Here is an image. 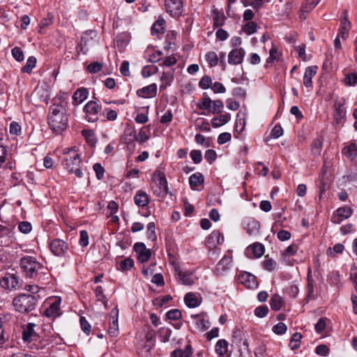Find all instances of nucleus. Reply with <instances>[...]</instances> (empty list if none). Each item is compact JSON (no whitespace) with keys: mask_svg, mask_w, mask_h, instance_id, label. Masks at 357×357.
<instances>
[{"mask_svg":"<svg viewBox=\"0 0 357 357\" xmlns=\"http://www.w3.org/2000/svg\"><path fill=\"white\" fill-rule=\"evenodd\" d=\"M287 327L285 324L280 322L273 327V331L277 335H282L286 333Z\"/></svg>","mask_w":357,"mask_h":357,"instance_id":"obj_56","label":"nucleus"},{"mask_svg":"<svg viewBox=\"0 0 357 357\" xmlns=\"http://www.w3.org/2000/svg\"><path fill=\"white\" fill-rule=\"evenodd\" d=\"M238 280L248 289H253L257 288L258 286L256 277L248 272L240 273Z\"/></svg>","mask_w":357,"mask_h":357,"instance_id":"obj_13","label":"nucleus"},{"mask_svg":"<svg viewBox=\"0 0 357 357\" xmlns=\"http://www.w3.org/2000/svg\"><path fill=\"white\" fill-rule=\"evenodd\" d=\"M20 266L26 273L27 275L32 278L37 275L39 270L43 268V266L38 262L35 258L26 256L21 259Z\"/></svg>","mask_w":357,"mask_h":357,"instance_id":"obj_7","label":"nucleus"},{"mask_svg":"<svg viewBox=\"0 0 357 357\" xmlns=\"http://www.w3.org/2000/svg\"><path fill=\"white\" fill-rule=\"evenodd\" d=\"M80 326L81 328L83 331L84 333L86 335H89L91 332V325L90 324L86 321L84 317H81L79 319Z\"/></svg>","mask_w":357,"mask_h":357,"instance_id":"obj_64","label":"nucleus"},{"mask_svg":"<svg viewBox=\"0 0 357 357\" xmlns=\"http://www.w3.org/2000/svg\"><path fill=\"white\" fill-rule=\"evenodd\" d=\"M190 318L195 323L196 328L199 331H204L210 326V322L205 319L204 314H192Z\"/></svg>","mask_w":357,"mask_h":357,"instance_id":"obj_22","label":"nucleus"},{"mask_svg":"<svg viewBox=\"0 0 357 357\" xmlns=\"http://www.w3.org/2000/svg\"><path fill=\"white\" fill-rule=\"evenodd\" d=\"M100 107L99 105L93 100L88 102L84 107L85 118L89 122H96L99 119V112Z\"/></svg>","mask_w":357,"mask_h":357,"instance_id":"obj_8","label":"nucleus"},{"mask_svg":"<svg viewBox=\"0 0 357 357\" xmlns=\"http://www.w3.org/2000/svg\"><path fill=\"white\" fill-rule=\"evenodd\" d=\"M150 136V126L143 127L139 130V133L136 134V141L139 144H143L149 139Z\"/></svg>","mask_w":357,"mask_h":357,"instance_id":"obj_33","label":"nucleus"},{"mask_svg":"<svg viewBox=\"0 0 357 357\" xmlns=\"http://www.w3.org/2000/svg\"><path fill=\"white\" fill-rule=\"evenodd\" d=\"M11 53L14 59L17 61L24 60V53L22 50L19 47H15L12 49Z\"/></svg>","mask_w":357,"mask_h":357,"instance_id":"obj_55","label":"nucleus"},{"mask_svg":"<svg viewBox=\"0 0 357 357\" xmlns=\"http://www.w3.org/2000/svg\"><path fill=\"white\" fill-rule=\"evenodd\" d=\"M67 107L68 102L66 99L55 98L49 108L47 123L52 131L57 135L68 128Z\"/></svg>","mask_w":357,"mask_h":357,"instance_id":"obj_1","label":"nucleus"},{"mask_svg":"<svg viewBox=\"0 0 357 357\" xmlns=\"http://www.w3.org/2000/svg\"><path fill=\"white\" fill-rule=\"evenodd\" d=\"M122 140L126 144H130L133 141H136V131L133 127L128 126L125 130L122 136Z\"/></svg>","mask_w":357,"mask_h":357,"instance_id":"obj_32","label":"nucleus"},{"mask_svg":"<svg viewBox=\"0 0 357 357\" xmlns=\"http://www.w3.org/2000/svg\"><path fill=\"white\" fill-rule=\"evenodd\" d=\"M149 202L150 200L148 195L146 192L142 190H138L134 197V202L139 207L146 206Z\"/></svg>","mask_w":357,"mask_h":357,"instance_id":"obj_25","label":"nucleus"},{"mask_svg":"<svg viewBox=\"0 0 357 357\" xmlns=\"http://www.w3.org/2000/svg\"><path fill=\"white\" fill-rule=\"evenodd\" d=\"M18 284V277L11 273H6L0 280V286L8 290L16 289Z\"/></svg>","mask_w":357,"mask_h":357,"instance_id":"obj_14","label":"nucleus"},{"mask_svg":"<svg viewBox=\"0 0 357 357\" xmlns=\"http://www.w3.org/2000/svg\"><path fill=\"white\" fill-rule=\"evenodd\" d=\"M89 96V91L85 88H79L77 89L73 96V98L75 104H81L84 100H85Z\"/></svg>","mask_w":357,"mask_h":357,"instance_id":"obj_30","label":"nucleus"},{"mask_svg":"<svg viewBox=\"0 0 357 357\" xmlns=\"http://www.w3.org/2000/svg\"><path fill=\"white\" fill-rule=\"evenodd\" d=\"M93 35L96 36L93 31L85 32L81 38V50L84 54H86L91 48L97 45V40L93 38Z\"/></svg>","mask_w":357,"mask_h":357,"instance_id":"obj_11","label":"nucleus"},{"mask_svg":"<svg viewBox=\"0 0 357 357\" xmlns=\"http://www.w3.org/2000/svg\"><path fill=\"white\" fill-rule=\"evenodd\" d=\"M102 65L97 61L90 63L87 66V70L91 73H96L101 70Z\"/></svg>","mask_w":357,"mask_h":357,"instance_id":"obj_62","label":"nucleus"},{"mask_svg":"<svg viewBox=\"0 0 357 357\" xmlns=\"http://www.w3.org/2000/svg\"><path fill=\"white\" fill-rule=\"evenodd\" d=\"M344 102L342 101H335L334 104V119L337 123H340L344 119L346 111L343 107Z\"/></svg>","mask_w":357,"mask_h":357,"instance_id":"obj_26","label":"nucleus"},{"mask_svg":"<svg viewBox=\"0 0 357 357\" xmlns=\"http://www.w3.org/2000/svg\"><path fill=\"white\" fill-rule=\"evenodd\" d=\"M204 178L202 173L197 172L192 174L189 178V185L192 190H198V187L204 183Z\"/></svg>","mask_w":357,"mask_h":357,"instance_id":"obj_28","label":"nucleus"},{"mask_svg":"<svg viewBox=\"0 0 357 357\" xmlns=\"http://www.w3.org/2000/svg\"><path fill=\"white\" fill-rule=\"evenodd\" d=\"M212 79L208 75H205L201 78L199 82V86L202 89H208L212 86Z\"/></svg>","mask_w":357,"mask_h":357,"instance_id":"obj_50","label":"nucleus"},{"mask_svg":"<svg viewBox=\"0 0 357 357\" xmlns=\"http://www.w3.org/2000/svg\"><path fill=\"white\" fill-rule=\"evenodd\" d=\"M151 189L158 197L167 193V181L163 172L161 171H155L151 178Z\"/></svg>","mask_w":357,"mask_h":357,"instance_id":"obj_4","label":"nucleus"},{"mask_svg":"<svg viewBox=\"0 0 357 357\" xmlns=\"http://www.w3.org/2000/svg\"><path fill=\"white\" fill-rule=\"evenodd\" d=\"M62 165L69 172H73L75 167L79 166L81 163L80 155L75 148L66 149L63 151Z\"/></svg>","mask_w":357,"mask_h":357,"instance_id":"obj_6","label":"nucleus"},{"mask_svg":"<svg viewBox=\"0 0 357 357\" xmlns=\"http://www.w3.org/2000/svg\"><path fill=\"white\" fill-rule=\"evenodd\" d=\"M301 338L302 335L300 333H295L293 334L290 341V347L292 349H297L300 347V342Z\"/></svg>","mask_w":357,"mask_h":357,"instance_id":"obj_49","label":"nucleus"},{"mask_svg":"<svg viewBox=\"0 0 357 357\" xmlns=\"http://www.w3.org/2000/svg\"><path fill=\"white\" fill-rule=\"evenodd\" d=\"M213 13L214 14L213 20V26L215 27H219L222 26L225 21L226 20V17L223 13H220L218 10H213Z\"/></svg>","mask_w":357,"mask_h":357,"instance_id":"obj_39","label":"nucleus"},{"mask_svg":"<svg viewBox=\"0 0 357 357\" xmlns=\"http://www.w3.org/2000/svg\"><path fill=\"white\" fill-rule=\"evenodd\" d=\"M350 27L351 23L349 20L348 12L344 10L342 13L341 24L338 30L339 36H341L343 40H346L348 38Z\"/></svg>","mask_w":357,"mask_h":357,"instance_id":"obj_18","label":"nucleus"},{"mask_svg":"<svg viewBox=\"0 0 357 357\" xmlns=\"http://www.w3.org/2000/svg\"><path fill=\"white\" fill-rule=\"evenodd\" d=\"M38 296L22 294L13 301L15 309L21 313H28L33 310L38 303Z\"/></svg>","mask_w":357,"mask_h":357,"instance_id":"obj_3","label":"nucleus"},{"mask_svg":"<svg viewBox=\"0 0 357 357\" xmlns=\"http://www.w3.org/2000/svg\"><path fill=\"white\" fill-rule=\"evenodd\" d=\"M353 213L352 209L348 206H343L338 208L334 213L332 217V222L335 224H339L344 220L349 218Z\"/></svg>","mask_w":357,"mask_h":357,"instance_id":"obj_15","label":"nucleus"},{"mask_svg":"<svg viewBox=\"0 0 357 357\" xmlns=\"http://www.w3.org/2000/svg\"><path fill=\"white\" fill-rule=\"evenodd\" d=\"M245 56V51L243 48L232 50L228 54V63L231 65L241 64Z\"/></svg>","mask_w":357,"mask_h":357,"instance_id":"obj_20","label":"nucleus"},{"mask_svg":"<svg viewBox=\"0 0 357 357\" xmlns=\"http://www.w3.org/2000/svg\"><path fill=\"white\" fill-rule=\"evenodd\" d=\"M264 246L259 243H255L247 248V252L252 251L255 258H259L264 254Z\"/></svg>","mask_w":357,"mask_h":357,"instance_id":"obj_34","label":"nucleus"},{"mask_svg":"<svg viewBox=\"0 0 357 357\" xmlns=\"http://www.w3.org/2000/svg\"><path fill=\"white\" fill-rule=\"evenodd\" d=\"M197 107L202 110H207L212 114H220L222 112L224 104L220 100H212L205 93L203 97L197 103Z\"/></svg>","mask_w":357,"mask_h":357,"instance_id":"obj_5","label":"nucleus"},{"mask_svg":"<svg viewBox=\"0 0 357 357\" xmlns=\"http://www.w3.org/2000/svg\"><path fill=\"white\" fill-rule=\"evenodd\" d=\"M50 248L54 255L61 257L67 252L68 246L64 241L56 238L50 243Z\"/></svg>","mask_w":357,"mask_h":357,"instance_id":"obj_12","label":"nucleus"},{"mask_svg":"<svg viewBox=\"0 0 357 357\" xmlns=\"http://www.w3.org/2000/svg\"><path fill=\"white\" fill-rule=\"evenodd\" d=\"M269 303L273 310L278 311L282 307V299L279 295L275 294L271 298Z\"/></svg>","mask_w":357,"mask_h":357,"instance_id":"obj_41","label":"nucleus"},{"mask_svg":"<svg viewBox=\"0 0 357 357\" xmlns=\"http://www.w3.org/2000/svg\"><path fill=\"white\" fill-rule=\"evenodd\" d=\"M206 59L210 66H215L218 63V57L215 52H208L206 54Z\"/></svg>","mask_w":357,"mask_h":357,"instance_id":"obj_48","label":"nucleus"},{"mask_svg":"<svg viewBox=\"0 0 357 357\" xmlns=\"http://www.w3.org/2000/svg\"><path fill=\"white\" fill-rule=\"evenodd\" d=\"M184 301L189 307H195L200 305L201 301H199L197 296L193 293H188L184 297Z\"/></svg>","mask_w":357,"mask_h":357,"instance_id":"obj_36","label":"nucleus"},{"mask_svg":"<svg viewBox=\"0 0 357 357\" xmlns=\"http://www.w3.org/2000/svg\"><path fill=\"white\" fill-rule=\"evenodd\" d=\"M216 354L220 357H227L228 342L225 340H219L215 347Z\"/></svg>","mask_w":357,"mask_h":357,"instance_id":"obj_31","label":"nucleus"},{"mask_svg":"<svg viewBox=\"0 0 357 357\" xmlns=\"http://www.w3.org/2000/svg\"><path fill=\"white\" fill-rule=\"evenodd\" d=\"M146 236L148 239L155 241L157 238L155 235V225L153 222H149L147 225Z\"/></svg>","mask_w":357,"mask_h":357,"instance_id":"obj_47","label":"nucleus"},{"mask_svg":"<svg viewBox=\"0 0 357 357\" xmlns=\"http://www.w3.org/2000/svg\"><path fill=\"white\" fill-rule=\"evenodd\" d=\"M165 21L162 18L158 19L155 21L151 27L152 34H160L163 33L165 29Z\"/></svg>","mask_w":357,"mask_h":357,"instance_id":"obj_38","label":"nucleus"},{"mask_svg":"<svg viewBox=\"0 0 357 357\" xmlns=\"http://www.w3.org/2000/svg\"><path fill=\"white\" fill-rule=\"evenodd\" d=\"M60 299H56L52 302L44 312V314L49 318L55 319L61 315Z\"/></svg>","mask_w":357,"mask_h":357,"instance_id":"obj_21","label":"nucleus"},{"mask_svg":"<svg viewBox=\"0 0 357 357\" xmlns=\"http://www.w3.org/2000/svg\"><path fill=\"white\" fill-rule=\"evenodd\" d=\"M268 312V307L266 305H261L255 308V316L263 318L267 315Z\"/></svg>","mask_w":357,"mask_h":357,"instance_id":"obj_59","label":"nucleus"},{"mask_svg":"<svg viewBox=\"0 0 357 357\" xmlns=\"http://www.w3.org/2000/svg\"><path fill=\"white\" fill-rule=\"evenodd\" d=\"M262 266L268 271H273L277 268V263L275 260L270 258L268 255H266L262 262Z\"/></svg>","mask_w":357,"mask_h":357,"instance_id":"obj_40","label":"nucleus"},{"mask_svg":"<svg viewBox=\"0 0 357 357\" xmlns=\"http://www.w3.org/2000/svg\"><path fill=\"white\" fill-rule=\"evenodd\" d=\"M190 158L195 164H199L202 160V152L199 150H192L191 151Z\"/></svg>","mask_w":357,"mask_h":357,"instance_id":"obj_63","label":"nucleus"},{"mask_svg":"<svg viewBox=\"0 0 357 357\" xmlns=\"http://www.w3.org/2000/svg\"><path fill=\"white\" fill-rule=\"evenodd\" d=\"M223 241L224 236L219 231L215 230L207 237L206 243L208 247L211 249L213 247H215L216 245L222 244ZM217 252L218 254H219L220 250H210L209 255L215 254Z\"/></svg>","mask_w":357,"mask_h":357,"instance_id":"obj_10","label":"nucleus"},{"mask_svg":"<svg viewBox=\"0 0 357 357\" xmlns=\"http://www.w3.org/2000/svg\"><path fill=\"white\" fill-rule=\"evenodd\" d=\"M244 6H252L255 10H259L263 4L264 0H242Z\"/></svg>","mask_w":357,"mask_h":357,"instance_id":"obj_46","label":"nucleus"},{"mask_svg":"<svg viewBox=\"0 0 357 357\" xmlns=\"http://www.w3.org/2000/svg\"><path fill=\"white\" fill-rule=\"evenodd\" d=\"M36 326V325L33 323H29L22 326V340L24 342L31 344L29 347L42 349L55 341L57 335L54 334L47 338L43 337L40 339L34 330Z\"/></svg>","mask_w":357,"mask_h":357,"instance_id":"obj_2","label":"nucleus"},{"mask_svg":"<svg viewBox=\"0 0 357 357\" xmlns=\"http://www.w3.org/2000/svg\"><path fill=\"white\" fill-rule=\"evenodd\" d=\"M174 74L172 71L163 72L160 77V81L162 82L160 89L164 90L167 86H169L173 81Z\"/></svg>","mask_w":357,"mask_h":357,"instance_id":"obj_35","label":"nucleus"},{"mask_svg":"<svg viewBox=\"0 0 357 357\" xmlns=\"http://www.w3.org/2000/svg\"><path fill=\"white\" fill-rule=\"evenodd\" d=\"M108 333L112 337H116L119 334V324L117 317H113V320L109 323Z\"/></svg>","mask_w":357,"mask_h":357,"instance_id":"obj_45","label":"nucleus"},{"mask_svg":"<svg viewBox=\"0 0 357 357\" xmlns=\"http://www.w3.org/2000/svg\"><path fill=\"white\" fill-rule=\"evenodd\" d=\"M134 250L137 254V259L141 263H145L150 259L151 256V250L146 248L144 243H136L134 245Z\"/></svg>","mask_w":357,"mask_h":357,"instance_id":"obj_16","label":"nucleus"},{"mask_svg":"<svg viewBox=\"0 0 357 357\" xmlns=\"http://www.w3.org/2000/svg\"><path fill=\"white\" fill-rule=\"evenodd\" d=\"M137 94L139 97L144 98H153L157 95V85L153 83L143 87L137 90Z\"/></svg>","mask_w":357,"mask_h":357,"instance_id":"obj_23","label":"nucleus"},{"mask_svg":"<svg viewBox=\"0 0 357 357\" xmlns=\"http://www.w3.org/2000/svg\"><path fill=\"white\" fill-rule=\"evenodd\" d=\"M307 294L306 296V300L309 301L315 300L319 296H321V290L317 291L316 293L314 291L313 287V279L311 275L308 273L307 275Z\"/></svg>","mask_w":357,"mask_h":357,"instance_id":"obj_27","label":"nucleus"},{"mask_svg":"<svg viewBox=\"0 0 357 357\" xmlns=\"http://www.w3.org/2000/svg\"><path fill=\"white\" fill-rule=\"evenodd\" d=\"M342 153L350 160H354L357 156V146L351 144L343 149Z\"/></svg>","mask_w":357,"mask_h":357,"instance_id":"obj_37","label":"nucleus"},{"mask_svg":"<svg viewBox=\"0 0 357 357\" xmlns=\"http://www.w3.org/2000/svg\"><path fill=\"white\" fill-rule=\"evenodd\" d=\"M166 11L173 17H179L183 12V6L181 0H166Z\"/></svg>","mask_w":357,"mask_h":357,"instance_id":"obj_9","label":"nucleus"},{"mask_svg":"<svg viewBox=\"0 0 357 357\" xmlns=\"http://www.w3.org/2000/svg\"><path fill=\"white\" fill-rule=\"evenodd\" d=\"M298 249V245L295 244L290 245L283 251L282 255L284 257L293 256L296 253Z\"/></svg>","mask_w":357,"mask_h":357,"instance_id":"obj_61","label":"nucleus"},{"mask_svg":"<svg viewBox=\"0 0 357 357\" xmlns=\"http://www.w3.org/2000/svg\"><path fill=\"white\" fill-rule=\"evenodd\" d=\"M103 291V288L101 286H98L94 290L97 301L102 303L105 307H107V298L104 294Z\"/></svg>","mask_w":357,"mask_h":357,"instance_id":"obj_43","label":"nucleus"},{"mask_svg":"<svg viewBox=\"0 0 357 357\" xmlns=\"http://www.w3.org/2000/svg\"><path fill=\"white\" fill-rule=\"evenodd\" d=\"M176 277L179 282L184 285H192L195 283L196 278L192 272L183 271L179 268H176Z\"/></svg>","mask_w":357,"mask_h":357,"instance_id":"obj_19","label":"nucleus"},{"mask_svg":"<svg viewBox=\"0 0 357 357\" xmlns=\"http://www.w3.org/2000/svg\"><path fill=\"white\" fill-rule=\"evenodd\" d=\"M317 66H309L305 68L303 76V84L306 88H311L312 86V78L316 75Z\"/></svg>","mask_w":357,"mask_h":357,"instance_id":"obj_24","label":"nucleus"},{"mask_svg":"<svg viewBox=\"0 0 357 357\" xmlns=\"http://www.w3.org/2000/svg\"><path fill=\"white\" fill-rule=\"evenodd\" d=\"M257 24L255 22H248L243 27V31L248 35H251L257 31Z\"/></svg>","mask_w":357,"mask_h":357,"instance_id":"obj_51","label":"nucleus"},{"mask_svg":"<svg viewBox=\"0 0 357 357\" xmlns=\"http://www.w3.org/2000/svg\"><path fill=\"white\" fill-rule=\"evenodd\" d=\"M102 114L105 115L108 121H115L117 119L118 114L115 110L105 108Z\"/></svg>","mask_w":357,"mask_h":357,"instance_id":"obj_60","label":"nucleus"},{"mask_svg":"<svg viewBox=\"0 0 357 357\" xmlns=\"http://www.w3.org/2000/svg\"><path fill=\"white\" fill-rule=\"evenodd\" d=\"M231 119V114L229 113L222 114L211 119V125L213 128H219L225 125Z\"/></svg>","mask_w":357,"mask_h":357,"instance_id":"obj_29","label":"nucleus"},{"mask_svg":"<svg viewBox=\"0 0 357 357\" xmlns=\"http://www.w3.org/2000/svg\"><path fill=\"white\" fill-rule=\"evenodd\" d=\"M344 84L347 86H355L357 84V73L347 74L344 77Z\"/></svg>","mask_w":357,"mask_h":357,"instance_id":"obj_52","label":"nucleus"},{"mask_svg":"<svg viewBox=\"0 0 357 357\" xmlns=\"http://www.w3.org/2000/svg\"><path fill=\"white\" fill-rule=\"evenodd\" d=\"M36 58L35 56H29L26 61V65L22 68V73H31L33 68L36 65Z\"/></svg>","mask_w":357,"mask_h":357,"instance_id":"obj_42","label":"nucleus"},{"mask_svg":"<svg viewBox=\"0 0 357 357\" xmlns=\"http://www.w3.org/2000/svg\"><path fill=\"white\" fill-rule=\"evenodd\" d=\"M181 312L178 309L171 310L166 314L167 318L170 320H178L181 317Z\"/></svg>","mask_w":357,"mask_h":357,"instance_id":"obj_57","label":"nucleus"},{"mask_svg":"<svg viewBox=\"0 0 357 357\" xmlns=\"http://www.w3.org/2000/svg\"><path fill=\"white\" fill-rule=\"evenodd\" d=\"M18 229L23 234H29L32 229V226L30 222L22 221L19 223Z\"/></svg>","mask_w":357,"mask_h":357,"instance_id":"obj_58","label":"nucleus"},{"mask_svg":"<svg viewBox=\"0 0 357 357\" xmlns=\"http://www.w3.org/2000/svg\"><path fill=\"white\" fill-rule=\"evenodd\" d=\"M172 334V330L169 328H160L158 331V336L162 342H167L169 340Z\"/></svg>","mask_w":357,"mask_h":357,"instance_id":"obj_44","label":"nucleus"},{"mask_svg":"<svg viewBox=\"0 0 357 357\" xmlns=\"http://www.w3.org/2000/svg\"><path fill=\"white\" fill-rule=\"evenodd\" d=\"M134 266V261L130 258H126L119 264V268L121 271H128Z\"/></svg>","mask_w":357,"mask_h":357,"instance_id":"obj_53","label":"nucleus"},{"mask_svg":"<svg viewBox=\"0 0 357 357\" xmlns=\"http://www.w3.org/2000/svg\"><path fill=\"white\" fill-rule=\"evenodd\" d=\"M232 261V255L231 252L225 255L222 259L217 264L215 273L216 275H223L230 268Z\"/></svg>","mask_w":357,"mask_h":357,"instance_id":"obj_17","label":"nucleus"},{"mask_svg":"<svg viewBox=\"0 0 357 357\" xmlns=\"http://www.w3.org/2000/svg\"><path fill=\"white\" fill-rule=\"evenodd\" d=\"M280 54L275 47H272L269 52V56L267 59V63H273L278 61Z\"/></svg>","mask_w":357,"mask_h":357,"instance_id":"obj_54","label":"nucleus"}]
</instances>
